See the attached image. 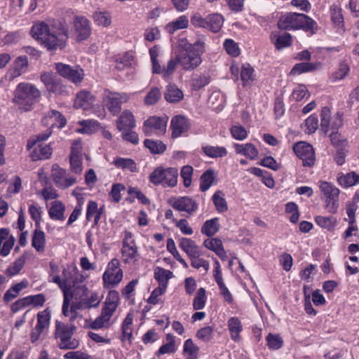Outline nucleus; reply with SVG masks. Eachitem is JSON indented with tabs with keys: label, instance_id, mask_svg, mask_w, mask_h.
Wrapping results in <instances>:
<instances>
[{
	"label": "nucleus",
	"instance_id": "nucleus-24",
	"mask_svg": "<svg viewBox=\"0 0 359 359\" xmlns=\"http://www.w3.org/2000/svg\"><path fill=\"white\" fill-rule=\"evenodd\" d=\"M135 65L136 63L133 54L126 53L117 59L116 68L121 72L126 71V76H129L134 73Z\"/></svg>",
	"mask_w": 359,
	"mask_h": 359
},
{
	"label": "nucleus",
	"instance_id": "nucleus-44",
	"mask_svg": "<svg viewBox=\"0 0 359 359\" xmlns=\"http://www.w3.org/2000/svg\"><path fill=\"white\" fill-rule=\"evenodd\" d=\"M204 154L210 158H222L227 155V150L224 147L205 145L202 147Z\"/></svg>",
	"mask_w": 359,
	"mask_h": 359
},
{
	"label": "nucleus",
	"instance_id": "nucleus-39",
	"mask_svg": "<svg viewBox=\"0 0 359 359\" xmlns=\"http://www.w3.org/2000/svg\"><path fill=\"white\" fill-rule=\"evenodd\" d=\"M32 245L38 252H44L46 246V234L43 231L38 229L34 231L32 238Z\"/></svg>",
	"mask_w": 359,
	"mask_h": 359
},
{
	"label": "nucleus",
	"instance_id": "nucleus-29",
	"mask_svg": "<svg viewBox=\"0 0 359 359\" xmlns=\"http://www.w3.org/2000/svg\"><path fill=\"white\" fill-rule=\"evenodd\" d=\"M154 277L158 283V287H161L167 290L168 281L170 279L174 277V275L172 271L168 269H165L162 267L156 266L154 269Z\"/></svg>",
	"mask_w": 359,
	"mask_h": 359
},
{
	"label": "nucleus",
	"instance_id": "nucleus-22",
	"mask_svg": "<svg viewBox=\"0 0 359 359\" xmlns=\"http://www.w3.org/2000/svg\"><path fill=\"white\" fill-rule=\"evenodd\" d=\"M41 81L49 93H62V84L53 72H44L41 75Z\"/></svg>",
	"mask_w": 359,
	"mask_h": 359
},
{
	"label": "nucleus",
	"instance_id": "nucleus-8",
	"mask_svg": "<svg viewBox=\"0 0 359 359\" xmlns=\"http://www.w3.org/2000/svg\"><path fill=\"white\" fill-rule=\"evenodd\" d=\"M49 267L48 281L54 283L62 290L76 274L74 268L77 266L76 265H71L64 268L62 271V277L60 276V268L56 262L50 261L49 262Z\"/></svg>",
	"mask_w": 359,
	"mask_h": 359
},
{
	"label": "nucleus",
	"instance_id": "nucleus-49",
	"mask_svg": "<svg viewBox=\"0 0 359 359\" xmlns=\"http://www.w3.org/2000/svg\"><path fill=\"white\" fill-rule=\"evenodd\" d=\"M316 224L322 228L327 229L330 231H334L337 224V219L334 217L316 216L315 217Z\"/></svg>",
	"mask_w": 359,
	"mask_h": 359
},
{
	"label": "nucleus",
	"instance_id": "nucleus-63",
	"mask_svg": "<svg viewBox=\"0 0 359 359\" xmlns=\"http://www.w3.org/2000/svg\"><path fill=\"white\" fill-rule=\"evenodd\" d=\"M194 169L191 165H184L180 172L184 187H189L191 184Z\"/></svg>",
	"mask_w": 359,
	"mask_h": 359
},
{
	"label": "nucleus",
	"instance_id": "nucleus-37",
	"mask_svg": "<svg viewBox=\"0 0 359 359\" xmlns=\"http://www.w3.org/2000/svg\"><path fill=\"white\" fill-rule=\"evenodd\" d=\"M220 224L218 217L206 220L201 228L202 234L210 238L215 236L219 230Z\"/></svg>",
	"mask_w": 359,
	"mask_h": 359
},
{
	"label": "nucleus",
	"instance_id": "nucleus-41",
	"mask_svg": "<svg viewBox=\"0 0 359 359\" xmlns=\"http://www.w3.org/2000/svg\"><path fill=\"white\" fill-rule=\"evenodd\" d=\"M50 318L51 313L48 308L39 311L36 316L37 321L35 325L36 330H40L43 332L48 330L50 323Z\"/></svg>",
	"mask_w": 359,
	"mask_h": 359
},
{
	"label": "nucleus",
	"instance_id": "nucleus-58",
	"mask_svg": "<svg viewBox=\"0 0 359 359\" xmlns=\"http://www.w3.org/2000/svg\"><path fill=\"white\" fill-rule=\"evenodd\" d=\"M214 327L212 326H205L200 328L196 333V337L203 342L207 343L213 338Z\"/></svg>",
	"mask_w": 359,
	"mask_h": 359
},
{
	"label": "nucleus",
	"instance_id": "nucleus-53",
	"mask_svg": "<svg viewBox=\"0 0 359 359\" xmlns=\"http://www.w3.org/2000/svg\"><path fill=\"white\" fill-rule=\"evenodd\" d=\"M95 23L98 26L109 27L111 23L110 14L106 11H95L93 14Z\"/></svg>",
	"mask_w": 359,
	"mask_h": 359
},
{
	"label": "nucleus",
	"instance_id": "nucleus-25",
	"mask_svg": "<svg viewBox=\"0 0 359 359\" xmlns=\"http://www.w3.org/2000/svg\"><path fill=\"white\" fill-rule=\"evenodd\" d=\"M227 327L230 337L236 343L241 341V333L243 330V326L238 317H231L227 320Z\"/></svg>",
	"mask_w": 359,
	"mask_h": 359
},
{
	"label": "nucleus",
	"instance_id": "nucleus-15",
	"mask_svg": "<svg viewBox=\"0 0 359 359\" xmlns=\"http://www.w3.org/2000/svg\"><path fill=\"white\" fill-rule=\"evenodd\" d=\"M295 154L302 161L304 166H312L316 161L314 149L311 144L306 142H299L293 146Z\"/></svg>",
	"mask_w": 359,
	"mask_h": 359
},
{
	"label": "nucleus",
	"instance_id": "nucleus-13",
	"mask_svg": "<svg viewBox=\"0 0 359 359\" xmlns=\"http://www.w3.org/2000/svg\"><path fill=\"white\" fill-rule=\"evenodd\" d=\"M168 121V117L166 116H151L144 121L143 132L147 136L163 135L166 131Z\"/></svg>",
	"mask_w": 359,
	"mask_h": 359
},
{
	"label": "nucleus",
	"instance_id": "nucleus-6",
	"mask_svg": "<svg viewBox=\"0 0 359 359\" xmlns=\"http://www.w3.org/2000/svg\"><path fill=\"white\" fill-rule=\"evenodd\" d=\"M76 330V327L73 324L55 320L53 337L60 349L74 350L79 346V341L73 337Z\"/></svg>",
	"mask_w": 359,
	"mask_h": 359
},
{
	"label": "nucleus",
	"instance_id": "nucleus-64",
	"mask_svg": "<svg viewBox=\"0 0 359 359\" xmlns=\"http://www.w3.org/2000/svg\"><path fill=\"white\" fill-rule=\"evenodd\" d=\"M232 137L237 140H244L248 137V130L241 125H234L231 129Z\"/></svg>",
	"mask_w": 359,
	"mask_h": 359
},
{
	"label": "nucleus",
	"instance_id": "nucleus-26",
	"mask_svg": "<svg viewBox=\"0 0 359 359\" xmlns=\"http://www.w3.org/2000/svg\"><path fill=\"white\" fill-rule=\"evenodd\" d=\"M101 300L102 297L99 296L98 292L89 290V292L86 297H85L82 301H78L76 307L83 308V309L97 308L100 305Z\"/></svg>",
	"mask_w": 359,
	"mask_h": 359
},
{
	"label": "nucleus",
	"instance_id": "nucleus-2",
	"mask_svg": "<svg viewBox=\"0 0 359 359\" xmlns=\"http://www.w3.org/2000/svg\"><path fill=\"white\" fill-rule=\"evenodd\" d=\"M205 40L198 38L194 43H190L186 39L180 41V46L184 50L177 55L179 64L185 70H193L202 62L201 56L205 50Z\"/></svg>",
	"mask_w": 359,
	"mask_h": 359
},
{
	"label": "nucleus",
	"instance_id": "nucleus-20",
	"mask_svg": "<svg viewBox=\"0 0 359 359\" xmlns=\"http://www.w3.org/2000/svg\"><path fill=\"white\" fill-rule=\"evenodd\" d=\"M66 118L60 112L56 110H51L46 114L42 118V123L48 128H62L66 125Z\"/></svg>",
	"mask_w": 359,
	"mask_h": 359
},
{
	"label": "nucleus",
	"instance_id": "nucleus-9",
	"mask_svg": "<svg viewBox=\"0 0 359 359\" xmlns=\"http://www.w3.org/2000/svg\"><path fill=\"white\" fill-rule=\"evenodd\" d=\"M119 259L114 258L107 264V269L102 274L103 287L106 289L118 285L123 277V270L120 267Z\"/></svg>",
	"mask_w": 359,
	"mask_h": 359
},
{
	"label": "nucleus",
	"instance_id": "nucleus-50",
	"mask_svg": "<svg viewBox=\"0 0 359 359\" xmlns=\"http://www.w3.org/2000/svg\"><path fill=\"white\" fill-rule=\"evenodd\" d=\"M207 302L206 291L205 288L200 287L196 294L193 300V309L196 311H200L204 309Z\"/></svg>",
	"mask_w": 359,
	"mask_h": 359
},
{
	"label": "nucleus",
	"instance_id": "nucleus-34",
	"mask_svg": "<svg viewBox=\"0 0 359 359\" xmlns=\"http://www.w3.org/2000/svg\"><path fill=\"white\" fill-rule=\"evenodd\" d=\"M236 154L245 156L249 159L254 160L258 156V151L251 143L238 144L233 145Z\"/></svg>",
	"mask_w": 359,
	"mask_h": 359
},
{
	"label": "nucleus",
	"instance_id": "nucleus-5",
	"mask_svg": "<svg viewBox=\"0 0 359 359\" xmlns=\"http://www.w3.org/2000/svg\"><path fill=\"white\" fill-rule=\"evenodd\" d=\"M280 29L313 31L317 29V23L310 17L303 13H285L282 14L277 23Z\"/></svg>",
	"mask_w": 359,
	"mask_h": 359
},
{
	"label": "nucleus",
	"instance_id": "nucleus-10",
	"mask_svg": "<svg viewBox=\"0 0 359 359\" xmlns=\"http://www.w3.org/2000/svg\"><path fill=\"white\" fill-rule=\"evenodd\" d=\"M121 253L123 262L125 264L134 263L139 259L138 248L133 238V234L130 231H124Z\"/></svg>",
	"mask_w": 359,
	"mask_h": 359
},
{
	"label": "nucleus",
	"instance_id": "nucleus-51",
	"mask_svg": "<svg viewBox=\"0 0 359 359\" xmlns=\"http://www.w3.org/2000/svg\"><path fill=\"white\" fill-rule=\"evenodd\" d=\"M215 178V172L212 169L206 170L201 177L200 189L202 191L208 190L213 184Z\"/></svg>",
	"mask_w": 359,
	"mask_h": 359
},
{
	"label": "nucleus",
	"instance_id": "nucleus-16",
	"mask_svg": "<svg viewBox=\"0 0 359 359\" xmlns=\"http://www.w3.org/2000/svg\"><path fill=\"white\" fill-rule=\"evenodd\" d=\"M51 177L55 184L60 189H67L76 182L74 177L57 164H54L52 166Z\"/></svg>",
	"mask_w": 359,
	"mask_h": 359
},
{
	"label": "nucleus",
	"instance_id": "nucleus-19",
	"mask_svg": "<svg viewBox=\"0 0 359 359\" xmlns=\"http://www.w3.org/2000/svg\"><path fill=\"white\" fill-rule=\"evenodd\" d=\"M178 245L189 259L198 258L203 255L201 248L197 245L191 238L185 237L179 238Z\"/></svg>",
	"mask_w": 359,
	"mask_h": 359
},
{
	"label": "nucleus",
	"instance_id": "nucleus-30",
	"mask_svg": "<svg viewBox=\"0 0 359 359\" xmlns=\"http://www.w3.org/2000/svg\"><path fill=\"white\" fill-rule=\"evenodd\" d=\"M189 18L185 15H182L166 24L164 29L168 34H174L178 30L187 28L189 27Z\"/></svg>",
	"mask_w": 359,
	"mask_h": 359
},
{
	"label": "nucleus",
	"instance_id": "nucleus-43",
	"mask_svg": "<svg viewBox=\"0 0 359 359\" xmlns=\"http://www.w3.org/2000/svg\"><path fill=\"white\" fill-rule=\"evenodd\" d=\"M52 155V148L50 145L39 144L32 153V158L36 160H45Z\"/></svg>",
	"mask_w": 359,
	"mask_h": 359
},
{
	"label": "nucleus",
	"instance_id": "nucleus-14",
	"mask_svg": "<svg viewBox=\"0 0 359 359\" xmlns=\"http://www.w3.org/2000/svg\"><path fill=\"white\" fill-rule=\"evenodd\" d=\"M55 69L61 76L76 85L81 83L83 79V70L79 67L74 68L69 65L58 62L55 64Z\"/></svg>",
	"mask_w": 359,
	"mask_h": 359
},
{
	"label": "nucleus",
	"instance_id": "nucleus-40",
	"mask_svg": "<svg viewBox=\"0 0 359 359\" xmlns=\"http://www.w3.org/2000/svg\"><path fill=\"white\" fill-rule=\"evenodd\" d=\"M165 99L170 103H177L180 102L183 97V92L175 85H168L164 93Z\"/></svg>",
	"mask_w": 359,
	"mask_h": 359
},
{
	"label": "nucleus",
	"instance_id": "nucleus-62",
	"mask_svg": "<svg viewBox=\"0 0 359 359\" xmlns=\"http://www.w3.org/2000/svg\"><path fill=\"white\" fill-rule=\"evenodd\" d=\"M183 351L189 354L187 359H197L199 348L194 344L191 339H188L184 343Z\"/></svg>",
	"mask_w": 359,
	"mask_h": 359
},
{
	"label": "nucleus",
	"instance_id": "nucleus-42",
	"mask_svg": "<svg viewBox=\"0 0 359 359\" xmlns=\"http://www.w3.org/2000/svg\"><path fill=\"white\" fill-rule=\"evenodd\" d=\"M79 128L76 129V132L83 134H92L99 128V123L95 120H83L79 122Z\"/></svg>",
	"mask_w": 359,
	"mask_h": 359
},
{
	"label": "nucleus",
	"instance_id": "nucleus-36",
	"mask_svg": "<svg viewBox=\"0 0 359 359\" xmlns=\"http://www.w3.org/2000/svg\"><path fill=\"white\" fill-rule=\"evenodd\" d=\"M224 22V18L219 13H212L207 15L206 29L214 33H217L220 31Z\"/></svg>",
	"mask_w": 359,
	"mask_h": 359
},
{
	"label": "nucleus",
	"instance_id": "nucleus-52",
	"mask_svg": "<svg viewBox=\"0 0 359 359\" xmlns=\"http://www.w3.org/2000/svg\"><path fill=\"white\" fill-rule=\"evenodd\" d=\"M26 262V257L25 255L20 256L17 259L13 264V265L8 266L6 270V274L12 277L17 275L22 269Z\"/></svg>",
	"mask_w": 359,
	"mask_h": 359
},
{
	"label": "nucleus",
	"instance_id": "nucleus-33",
	"mask_svg": "<svg viewBox=\"0 0 359 359\" xmlns=\"http://www.w3.org/2000/svg\"><path fill=\"white\" fill-rule=\"evenodd\" d=\"M117 128L120 131L131 129L135 126V120L130 111H124L116 121Z\"/></svg>",
	"mask_w": 359,
	"mask_h": 359
},
{
	"label": "nucleus",
	"instance_id": "nucleus-21",
	"mask_svg": "<svg viewBox=\"0 0 359 359\" xmlns=\"http://www.w3.org/2000/svg\"><path fill=\"white\" fill-rule=\"evenodd\" d=\"M170 128L172 129V137L177 138L189 129L190 123L186 116L177 115L172 118Z\"/></svg>",
	"mask_w": 359,
	"mask_h": 359
},
{
	"label": "nucleus",
	"instance_id": "nucleus-18",
	"mask_svg": "<svg viewBox=\"0 0 359 359\" xmlns=\"http://www.w3.org/2000/svg\"><path fill=\"white\" fill-rule=\"evenodd\" d=\"M74 29L77 41L86 40L91 34L90 21L83 16H77L74 18Z\"/></svg>",
	"mask_w": 359,
	"mask_h": 359
},
{
	"label": "nucleus",
	"instance_id": "nucleus-60",
	"mask_svg": "<svg viewBox=\"0 0 359 359\" xmlns=\"http://www.w3.org/2000/svg\"><path fill=\"white\" fill-rule=\"evenodd\" d=\"M138 282L137 279H133L122 288L121 294L124 299L126 300H134L135 287L138 284Z\"/></svg>",
	"mask_w": 359,
	"mask_h": 359
},
{
	"label": "nucleus",
	"instance_id": "nucleus-59",
	"mask_svg": "<svg viewBox=\"0 0 359 359\" xmlns=\"http://www.w3.org/2000/svg\"><path fill=\"white\" fill-rule=\"evenodd\" d=\"M65 210L64 203H53L48 211L50 217L53 219L63 221L65 219Z\"/></svg>",
	"mask_w": 359,
	"mask_h": 359
},
{
	"label": "nucleus",
	"instance_id": "nucleus-7",
	"mask_svg": "<svg viewBox=\"0 0 359 359\" xmlns=\"http://www.w3.org/2000/svg\"><path fill=\"white\" fill-rule=\"evenodd\" d=\"M178 170L175 168L157 167L149 175L150 182L155 185L174 187L177 184Z\"/></svg>",
	"mask_w": 359,
	"mask_h": 359
},
{
	"label": "nucleus",
	"instance_id": "nucleus-4",
	"mask_svg": "<svg viewBox=\"0 0 359 359\" xmlns=\"http://www.w3.org/2000/svg\"><path fill=\"white\" fill-rule=\"evenodd\" d=\"M41 90L33 83L21 82L13 92L12 102L22 111H30L41 98Z\"/></svg>",
	"mask_w": 359,
	"mask_h": 359
},
{
	"label": "nucleus",
	"instance_id": "nucleus-11",
	"mask_svg": "<svg viewBox=\"0 0 359 359\" xmlns=\"http://www.w3.org/2000/svg\"><path fill=\"white\" fill-rule=\"evenodd\" d=\"M343 125L342 114L338 112L333 116L327 107H324L320 112V128L325 133L330 130H337Z\"/></svg>",
	"mask_w": 359,
	"mask_h": 359
},
{
	"label": "nucleus",
	"instance_id": "nucleus-56",
	"mask_svg": "<svg viewBox=\"0 0 359 359\" xmlns=\"http://www.w3.org/2000/svg\"><path fill=\"white\" fill-rule=\"evenodd\" d=\"M144 144L152 154H162L166 149V145L160 140L147 139L144 140Z\"/></svg>",
	"mask_w": 359,
	"mask_h": 359
},
{
	"label": "nucleus",
	"instance_id": "nucleus-1",
	"mask_svg": "<svg viewBox=\"0 0 359 359\" xmlns=\"http://www.w3.org/2000/svg\"><path fill=\"white\" fill-rule=\"evenodd\" d=\"M32 36L49 50L62 49L68 39V29L60 21L36 22L31 29Z\"/></svg>",
	"mask_w": 359,
	"mask_h": 359
},
{
	"label": "nucleus",
	"instance_id": "nucleus-17",
	"mask_svg": "<svg viewBox=\"0 0 359 359\" xmlns=\"http://www.w3.org/2000/svg\"><path fill=\"white\" fill-rule=\"evenodd\" d=\"M231 72L236 81L241 75L243 86H250L254 80V69L249 64H243L241 67L236 64H232Z\"/></svg>",
	"mask_w": 359,
	"mask_h": 359
},
{
	"label": "nucleus",
	"instance_id": "nucleus-3",
	"mask_svg": "<svg viewBox=\"0 0 359 359\" xmlns=\"http://www.w3.org/2000/svg\"><path fill=\"white\" fill-rule=\"evenodd\" d=\"M76 274L71 280L63 287L61 291L63 294L62 312L65 316H69V306L70 302L74 299L75 302L82 301L89 292V289L86 285H82L86 277L79 272L77 267L74 268Z\"/></svg>",
	"mask_w": 359,
	"mask_h": 359
},
{
	"label": "nucleus",
	"instance_id": "nucleus-54",
	"mask_svg": "<svg viewBox=\"0 0 359 359\" xmlns=\"http://www.w3.org/2000/svg\"><path fill=\"white\" fill-rule=\"evenodd\" d=\"M349 71L348 65L344 61L341 62L338 69L332 74L330 79L332 82L342 80L348 74Z\"/></svg>",
	"mask_w": 359,
	"mask_h": 359
},
{
	"label": "nucleus",
	"instance_id": "nucleus-48",
	"mask_svg": "<svg viewBox=\"0 0 359 359\" xmlns=\"http://www.w3.org/2000/svg\"><path fill=\"white\" fill-rule=\"evenodd\" d=\"M338 182L344 187H350L359 183V175L355 172L341 175L338 177Z\"/></svg>",
	"mask_w": 359,
	"mask_h": 359
},
{
	"label": "nucleus",
	"instance_id": "nucleus-31",
	"mask_svg": "<svg viewBox=\"0 0 359 359\" xmlns=\"http://www.w3.org/2000/svg\"><path fill=\"white\" fill-rule=\"evenodd\" d=\"M318 187L320 192L330 201L339 200V190L334 184L326 181H320Z\"/></svg>",
	"mask_w": 359,
	"mask_h": 359
},
{
	"label": "nucleus",
	"instance_id": "nucleus-57",
	"mask_svg": "<svg viewBox=\"0 0 359 359\" xmlns=\"http://www.w3.org/2000/svg\"><path fill=\"white\" fill-rule=\"evenodd\" d=\"M309 96L310 93L306 86L304 84H299L294 88L290 98L294 101L299 102L304 98H309Z\"/></svg>",
	"mask_w": 359,
	"mask_h": 359
},
{
	"label": "nucleus",
	"instance_id": "nucleus-35",
	"mask_svg": "<svg viewBox=\"0 0 359 359\" xmlns=\"http://www.w3.org/2000/svg\"><path fill=\"white\" fill-rule=\"evenodd\" d=\"M29 283L26 279L22 280L21 282L12 285L4 294V302L8 303L13 299L16 298L20 292L28 287Z\"/></svg>",
	"mask_w": 359,
	"mask_h": 359
},
{
	"label": "nucleus",
	"instance_id": "nucleus-27",
	"mask_svg": "<svg viewBox=\"0 0 359 359\" xmlns=\"http://www.w3.org/2000/svg\"><path fill=\"white\" fill-rule=\"evenodd\" d=\"M28 67L27 57L25 55L18 57L13 62V67L9 70L8 74L11 79L20 76L24 74Z\"/></svg>",
	"mask_w": 359,
	"mask_h": 359
},
{
	"label": "nucleus",
	"instance_id": "nucleus-47",
	"mask_svg": "<svg viewBox=\"0 0 359 359\" xmlns=\"http://www.w3.org/2000/svg\"><path fill=\"white\" fill-rule=\"evenodd\" d=\"M318 65L311 62H301L296 64L291 69L290 74L299 75L303 73L315 71L318 69Z\"/></svg>",
	"mask_w": 359,
	"mask_h": 359
},
{
	"label": "nucleus",
	"instance_id": "nucleus-12",
	"mask_svg": "<svg viewBox=\"0 0 359 359\" xmlns=\"http://www.w3.org/2000/svg\"><path fill=\"white\" fill-rule=\"evenodd\" d=\"M130 99L127 93H113L104 90L103 93V104L114 115L118 114L121 109V104Z\"/></svg>",
	"mask_w": 359,
	"mask_h": 359
},
{
	"label": "nucleus",
	"instance_id": "nucleus-61",
	"mask_svg": "<svg viewBox=\"0 0 359 359\" xmlns=\"http://www.w3.org/2000/svg\"><path fill=\"white\" fill-rule=\"evenodd\" d=\"M8 183L9 185L5 194L7 198L11 197L13 194L19 193L22 188V181L18 176H14L10 180Z\"/></svg>",
	"mask_w": 359,
	"mask_h": 359
},
{
	"label": "nucleus",
	"instance_id": "nucleus-38",
	"mask_svg": "<svg viewBox=\"0 0 359 359\" xmlns=\"http://www.w3.org/2000/svg\"><path fill=\"white\" fill-rule=\"evenodd\" d=\"M104 211V205L98 208L97 203H88L86 211V219L88 221L93 219L94 225H97L99 223Z\"/></svg>",
	"mask_w": 359,
	"mask_h": 359
},
{
	"label": "nucleus",
	"instance_id": "nucleus-46",
	"mask_svg": "<svg viewBox=\"0 0 359 359\" xmlns=\"http://www.w3.org/2000/svg\"><path fill=\"white\" fill-rule=\"evenodd\" d=\"M113 163L116 168L124 170H128L132 172L137 170L136 163L131 158L117 157L114 158Z\"/></svg>",
	"mask_w": 359,
	"mask_h": 359
},
{
	"label": "nucleus",
	"instance_id": "nucleus-28",
	"mask_svg": "<svg viewBox=\"0 0 359 359\" xmlns=\"http://www.w3.org/2000/svg\"><path fill=\"white\" fill-rule=\"evenodd\" d=\"M203 245L215 254L222 260L226 258V253L224 250L222 241L219 238H207L203 241Z\"/></svg>",
	"mask_w": 359,
	"mask_h": 359
},
{
	"label": "nucleus",
	"instance_id": "nucleus-45",
	"mask_svg": "<svg viewBox=\"0 0 359 359\" xmlns=\"http://www.w3.org/2000/svg\"><path fill=\"white\" fill-rule=\"evenodd\" d=\"M167 343L161 346L159 349L156 352L158 357L166 354L172 353L176 351L175 337L171 334L166 335Z\"/></svg>",
	"mask_w": 359,
	"mask_h": 359
},
{
	"label": "nucleus",
	"instance_id": "nucleus-23",
	"mask_svg": "<svg viewBox=\"0 0 359 359\" xmlns=\"http://www.w3.org/2000/svg\"><path fill=\"white\" fill-rule=\"evenodd\" d=\"M119 293L116 290H109L107 295L104 306L102 312L107 318H111L116 310L119 304Z\"/></svg>",
	"mask_w": 359,
	"mask_h": 359
},
{
	"label": "nucleus",
	"instance_id": "nucleus-55",
	"mask_svg": "<svg viewBox=\"0 0 359 359\" xmlns=\"http://www.w3.org/2000/svg\"><path fill=\"white\" fill-rule=\"evenodd\" d=\"M161 96V90L158 87H152L144 97V102L147 106L154 105L160 100Z\"/></svg>",
	"mask_w": 359,
	"mask_h": 359
},
{
	"label": "nucleus",
	"instance_id": "nucleus-32",
	"mask_svg": "<svg viewBox=\"0 0 359 359\" xmlns=\"http://www.w3.org/2000/svg\"><path fill=\"white\" fill-rule=\"evenodd\" d=\"M94 102V97L86 90L80 91L75 99L74 106L76 108H81L84 110L88 109Z\"/></svg>",
	"mask_w": 359,
	"mask_h": 359
}]
</instances>
